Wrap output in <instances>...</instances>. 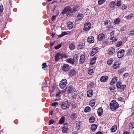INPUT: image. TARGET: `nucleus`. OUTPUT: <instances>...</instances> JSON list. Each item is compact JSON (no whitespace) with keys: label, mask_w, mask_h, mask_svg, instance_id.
Listing matches in <instances>:
<instances>
[{"label":"nucleus","mask_w":134,"mask_h":134,"mask_svg":"<svg viewBox=\"0 0 134 134\" xmlns=\"http://www.w3.org/2000/svg\"><path fill=\"white\" fill-rule=\"evenodd\" d=\"M55 60L56 61H58L60 59V54L59 53L57 54L55 57Z\"/></svg>","instance_id":"20"},{"label":"nucleus","mask_w":134,"mask_h":134,"mask_svg":"<svg viewBox=\"0 0 134 134\" xmlns=\"http://www.w3.org/2000/svg\"><path fill=\"white\" fill-rule=\"evenodd\" d=\"M56 15H54L53 16L52 18V20L54 21L55 19L56 18Z\"/></svg>","instance_id":"60"},{"label":"nucleus","mask_w":134,"mask_h":134,"mask_svg":"<svg viewBox=\"0 0 134 134\" xmlns=\"http://www.w3.org/2000/svg\"><path fill=\"white\" fill-rule=\"evenodd\" d=\"M90 108L89 107H87L85 108L84 110V111L85 112H87L90 111Z\"/></svg>","instance_id":"38"},{"label":"nucleus","mask_w":134,"mask_h":134,"mask_svg":"<svg viewBox=\"0 0 134 134\" xmlns=\"http://www.w3.org/2000/svg\"><path fill=\"white\" fill-rule=\"evenodd\" d=\"M117 77H115L111 81L110 83V84L111 85H112L115 83L117 82Z\"/></svg>","instance_id":"22"},{"label":"nucleus","mask_w":134,"mask_h":134,"mask_svg":"<svg viewBox=\"0 0 134 134\" xmlns=\"http://www.w3.org/2000/svg\"><path fill=\"white\" fill-rule=\"evenodd\" d=\"M97 126L95 124H93L91 125V129L93 131H94L97 129Z\"/></svg>","instance_id":"24"},{"label":"nucleus","mask_w":134,"mask_h":134,"mask_svg":"<svg viewBox=\"0 0 134 134\" xmlns=\"http://www.w3.org/2000/svg\"><path fill=\"white\" fill-rule=\"evenodd\" d=\"M69 69V65L67 64H65L63 66L62 70L63 71L66 72Z\"/></svg>","instance_id":"9"},{"label":"nucleus","mask_w":134,"mask_h":134,"mask_svg":"<svg viewBox=\"0 0 134 134\" xmlns=\"http://www.w3.org/2000/svg\"><path fill=\"white\" fill-rule=\"evenodd\" d=\"M66 55L64 53H62L60 55V58L62 59L63 58H66Z\"/></svg>","instance_id":"41"},{"label":"nucleus","mask_w":134,"mask_h":134,"mask_svg":"<svg viewBox=\"0 0 134 134\" xmlns=\"http://www.w3.org/2000/svg\"><path fill=\"white\" fill-rule=\"evenodd\" d=\"M126 29V26H124L123 27H122L120 29V30L122 31H124Z\"/></svg>","instance_id":"53"},{"label":"nucleus","mask_w":134,"mask_h":134,"mask_svg":"<svg viewBox=\"0 0 134 134\" xmlns=\"http://www.w3.org/2000/svg\"><path fill=\"white\" fill-rule=\"evenodd\" d=\"M130 126L131 128H133L134 127V122H132L130 124Z\"/></svg>","instance_id":"48"},{"label":"nucleus","mask_w":134,"mask_h":134,"mask_svg":"<svg viewBox=\"0 0 134 134\" xmlns=\"http://www.w3.org/2000/svg\"><path fill=\"white\" fill-rule=\"evenodd\" d=\"M95 103V100L94 99H93L91 100L90 102V105L92 107L94 106Z\"/></svg>","instance_id":"27"},{"label":"nucleus","mask_w":134,"mask_h":134,"mask_svg":"<svg viewBox=\"0 0 134 134\" xmlns=\"http://www.w3.org/2000/svg\"><path fill=\"white\" fill-rule=\"evenodd\" d=\"M67 84V80L65 79H63L60 82L59 86L61 88L63 89L66 87Z\"/></svg>","instance_id":"3"},{"label":"nucleus","mask_w":134,"mask_h":134,"mask_svg":"<svg viewBox=\"0 0 134 134\" xmlns=\"http://www.w3.org/2000/svg\"><path fill=\"white\" fill-rule=\"evenodd\" d=\"M3 10V6L2 5L0 6V11L1 12H2Z\"/></svg>","instance_id":"55"},{"label":"nucleus","mask_w":134,"mask_h":134,"mask_svg":"<svg viewBox=\"0 0 134 134\" xmlns=\"http://www.w3.org/2000/svg\"><path fill=\"white\" fill-rule=\"evenodd\" d=\"M111 109L112 111H114L119 107L118 103L115 100H112L110 104Z\"/></svg>","instance_id":"1"},{"label":"nucleus","mask_w":134,"mask_h":134,"mask_svg":"<svg viewBox=\"0 0 134 134\" xmlns=\"http://www.w3.org/2000/svg\"><path fill=\"white\" fill-rule=\"evenodd\" d=\"M98 47H96L94 48L92 50L91 53L90 55L91 56H93L95 55L97 52L98 50Z\"/></svg>","instance_id":"10"},{"label":"nucleus","mask_w":134,"mask_h":134,"mask_svg":"<svg viewBox=\"0 0 134 134\" xmlns=\"http://www.w3.org/2000/svg\"><path fill=\"white\" fill-rule=\"evenodd\" d=\"M62 35L64 36L65 35H67L68 34V33L65 32H63L62 33Z\"/></svg>","instance_id":"59"},{"label":"nucleus","mask_w":134,"mask_h":134,"mask_svg":"<svg viewBox=\"0 0 134 134\" xmlns=\"http://www.w3.org/2000/svg\"><path fill=\"white\" fill-rule=\"evenodd\" d=\"M68 126H64L63 127L62 129V132L63 133H66L68 132Z\"/></svg>","instance_id":"23"},{"label":"nucleus","mask_w":134,"mask_h":134,"mask_svg":"<svg viewBox=\"0 0 134 134\" xmlns=\"http://www.w3.org/2000/svg\"><path fill=\"white\" fill-rule=\"evenodd\" d=\"M61 107L63 109H66L68 108L69 105L66 104L64 102H62L60 104Z\"/></svg>","instance_id":"6"},{"label":"nucleus","mask_w":134,"mask_h":134,"mask_svg":"<svg viewBox=\"0 0 134 134\" xmlns=\"http://www.w3.org/2000/svg\"><path fill=\"white\" fill-rule=\"evenodd\" d=\"M96 58H93L91 59L90 61V64L91 65H93L95 63V60Z\"/></svg>","instance_id":"33"},{"label":"nucleus","mask_w":134,"mask_h":134,"mask_svg":"<svg viewBox=\"0 0 134 134\" xmlns=\"http://www.w3.org/2000/svg\"><path fill=\"white\" fill-rule=\"evenodd\" d=\"M54 122V121L52 120H50L49 121V124L51 125L53 124Z\"/></svg>","instance_id":"57"},{"label":"nucleus","mask_w":134,"mask_h":134,"mask_svg":"<svg viewBox=\"0 0 134 134\" xmlns=\"http://www.w3.org/2000/svg\"><path fill=\"white\" fill-rule=\"evenodd\" d=\"M85 60V56L83 55H81L80 56V63L82 64H83Z\"/></svg>","instance_id":"17"},{"label":"nucleus","mask_w":134,"mask_h":134,"mask_svg":"<svg viewBox=\"0 0 134 134\" xmlns=\"http://www.w3.org/2000/svg\"><path fill=\"white\" fill-rule=\"evenodd\" d=\"M67 24L68 25L67 27L69 29H71L73 27L74 24L72 22L68 21L67 22Z\"/></svg>","instance_id":"13"},{"label":"nucleus","mask_w":134,"mask_h":134,"mask_svg":"<svg viewBox=\"0 0 134 134\" xmlns=\"http://www.w3.org/2000/svg\"><path fill=\"white\" fill-rule=\"evenodd\" d=\"M121 44H122V43L121 42H120L116 44V46L118 47H119L121 45Z\"/></svg>","instance_id":"61"},{"label":"nucleus","mask_w":134,"mask_h":134,"mask_svg":"<svg viewBox=\"0 0 134 134\" xmlns=\"http://www.w3.org/2000/svg\"><path fill=\"white\" fill-rule=\"evenodd\" d=\"M47 64L46 63H43L42 64V65L43 66V67H42V68L43 69L46 68L47 66Z\"/></svg>","instance_id":"54"},{"label":"nucleus","mask_w":134,"mask_h":134,"mask_svg":"<svg viewBox=\"0 0 134 134\" xmlns=\"http://www.w3.org/2000/svg\"><path fill=\"white\" fill-rule=\"evenodd\" d=\"M129 36L130 37L134 36V30H132L129 34Z\"/></svg>","instance_id":"44"},{"label":"nucleus","mask_w":134,"mask_h":134,"mask_svg":"<svg viewBox=\"0 0 134 134\" xmlns=\"http://www.w3.org/2000/svg\"><path fill=\"white\" fill-rule=\"evenodd\" d=\"M116 5L118 7H119L121 5L120 2V1H118L116 3Z\"/></svg>","instance_id":"58"},{"label":"nucleus","mask_w":134,"mask_h":134,"mask_svg":"<svg viewBox=\"0 0 134 134\" xmlns=\"http://www.w3.org/2000/svg\"><path fill=\"white\" fill-rule=\"evenodd\" d=\"M83 14L82 13H79L77 16L76 19L77 20L80 21L83 18Z\"/></svg>","instance_id":"19"},{"label":"nucleus","mask_w":134,"mask_h":134,"mask_svg":"<svg viewBox=\"0 0 134 134\" xmlns=\"http://www.w3.org/2000/svg\"><path fill=\"white\" fill-rule=\"evenodd\" d=\"M120 65V63L119 62H115L113 66V67L114 69H116L119 67Z\"/></svg>","instance_id":"15"},{"label":"nucleus","mask_w":134,"mask_h":134,"mask_svg":"<svg viewBox=\"0 0 134 134\" xmlns=\"http://www.w3.org/2000/svg\"><path fill=\"white\" fill-rule=\"evenodd\" d=\"M65 118L64 116H62L60 119L59 121V123L60 124H62L64 121Z\"/></svg>","instance_id":"35"},{"label":"nucleus","mask_w":134,"mask_h":134,"mask_svg":"<svg viewBox=\"0 0 134 134\" xmlns=\"http://www.w3.org/2000/svg\"><path fill=\"white\" fill-rule=\"evenodd\" d=\"M105 38L104 34L103 33L99 34L98 37V38L99 41H102L104 40Z\"/></svg>","instance_id":"8"},{"label":"nucleus","mask_w":134,"mask_h":134,"mask_svg":"<svg viewBox=\"0 0 134 134\" xmlns=\"http://www.w3.org/2000/svg\"><path fill=\"white\" fill-rule=\"evenodd\" d=\"M93 94V91L92 90H90L87 92V95L88 97H91Z\"/></svg>","instance_id":"18"},{"label":"nucleus","mask_w":134,"mask_h":134,"mask_svg":"<svg viewBox=\"0 0 134 134\" xmlns=\"http://www.w3.org/2000/svg\"><path fill=\"white\" fill-rule=\"evenodd\" d=\"M58 105V103L57 102L52 103V106H55Z\"/></svg>","instance_id":"56"},{"label":"nucleus","mask_w":134,"mask_h":134,"mask_svg":"<svg viewBox=\"0 0 134 134\" xmlns=\"http://www.w3.org/2000/svg\"><path fill=\"white\" fill-rule=\"evenodd\" d=\"M126 85H121V86H120V88H120L121 90L123 91L124 90V89L126 88Z\"/></svg>","instance_id":"46"},{"label":"nucleus","mask_w":134,"mask_h":134,"mask_svg":"<svg viewBox=\"0 0 134 134\" xmlns=\"http://www.w3.org/2000/svg\"><path fill=\"white\" fill-rule=\"evenodd\" d=\"M77 8L76 7H74L72 9H71L70 14L69 15H72L73 14L77 11Z\"/></svg>","instance_id":"21"},{"label":"nucleus","mask_w":134,"mask_h":134,"mask_svg":"<svg viewBox=\"0 0 134 134\" xmlns=\"http://www.w3.org/2000/svg\"><path fill=\"white\" fill-rule=\"evenodd\" d=\"M70 73L73 76L75 75L76 73V71L74 70H71Z\"/></svg>","instance_id":"45"},{"label":"nucleus","mask_w":134,"mask_h":134,"mask_svg":"<svg viewBox=\"0 0 134 134\" xmlns=\"http://www.w3.org/2000/svg\"><path fill=\"white\" fill-rule=\"evenodd\" d=\"M103 112V110L102 109L99 108L98 109L97 113L98 115L99 116H101L102 115V113Z\"/></svg>","instance_id":"26"},{"label":"nucleus","mask_w":134,"mask_h":134,"mask_svg":"<svg viewBox=\"0 0 134 134\" xmlns=\"http://www.w3.org/2000/svg\"><path fill=\"white\" fill-rule=\"evenodd\" d=\"M117 129V126L116 125L113 126L110 129L111 131L112 132H115Z\"/></svg>","instance_id":"25"},{"label":"nucleus","mask_w":134,"mask_h":134,"mask_svg":"<svg viewBox=\"0 0 134 134\" xmlns=\"http://www.w3.org/2000/svg\"><path fill=\"white\" fill-rule=\"evenodd\" d=\"M127 8V6H126L124 5L122 7V9L124 10L126 8Z\"/></svg>","instance_id":"63"},{"label":"nucleus","mask_w":134,"mask_h":134,"mask_svg":"<svg viewBox=\"0 0 134 134\" xmlns=\"http://www.w3.org/2000/svg\"><path fill=\"white\" fill-rule=\"evenodd\" d=\"M108 77L107 76H103L101 77L100 78V81L103 82H104L108 80Z\"/></svg>","instance_id":"12"},{"label":"nucleus","mask_w":134,"mask_h":134,"mask_svg":"<svg viewBox=\"0 0 134 134\" xmlns=\"http://www.w3.org/2000/svg\"><path fill=\"white\" fill-rule=\"evenodd\" d=\"M115 52V48L112 47H111L108 50V53L110 55H113Z\"/></svg>","instance_id":"11"},{"label":"nucleus","mask_w":134,"mask_h":134,"mask_svg":"<svg viewBox=\"0 0 134 134\" xmlns=\"http://www.w3.org/2000/svg\"><path fill=\"white\" fill-rule=\"evenodd\" d=\"M84 26V30L85 31H87L90 29L91 24L90 23H86L85 24Z\"/></svg>","instance_id":"7"},{"label":"nucleus","mask_w":134,"mask_h":134,"mask_svg":"<svg viewBox=\"0 0 134 134\" xmlns=\"http://www.w3.org/2000/svg\"><path fill=\"white\" fill-rule=\"evenodd\" d=\"M110 40L113 41V42H114L117 40V39L116 38L113 37H111L110 38Z\"/></svg>","instance_id":"50"},{"label":"nucleus","mask_w":134,"mask_h":134,"mask_svg":"<svg viewBox=\"0 0 134 134\" xmlns=\"http://www.w3.org/2000/svg\"><path fill=\"white\" fill-rule=\"evenodd\" d=\"M93 83L92 82H91L88 85V87L90 88H92L93 87Z\"/></svg>","instance_id":"47"},{"label":"nucleus","mask_w":134,"mask_h":134,"mask_svg":"<svg viewBox=\"0 0 134 134\" xmlns=\"http://www.w3.org/2000/svg\"><path fill=\"white\" fill-rule=\"evenodd\" d=\"M105 1V0H99L98 3L99 5H101L103 4Z\"/></svg>","instance_id":"42"},{"label":"nucleus","mask_w":134,"mask_h":134,"mask_svg":"<svg viewBox=\"0 0 134 134\" xmlns=\"http://www.w3.org/2000/svg\"><path fill=\"white\" fill-rule=\"evenodd\" d=\"M95 118L93 116H92L90 117L89 119V121L91 123H92L94 122L95 120Z\"/></svg>","instance_id":"39"},{"label":"nucleus","mask_w":134,"mask_h":134,"mask_svg":"<svg viewBox=\"0 0 134 134\" xmlns=\"http://www.w3.org/2000/svg\"><path fill=\"white\" fill-rule=\"evenodd\" d=\"M115 5V2L114 1L111 2L109 3V6L111 8L114 7Z\"/></svg>","instance_id":"31"},{"label":"nucleus","mask_w":134,"mask_h":134,"mask_svg":"<svg viewBox=\"0 0 134 134\" xmlns=\"http://www.w3.org/2000/svg\"><path fill=\"white\" fill-rule=\"evenodd\" d=\"M79 97L80 99H82L83 96L82 93H79Z\"/></svg>","instance_id":"51"},{"label":"nucleus","mask_w":134,"mask_h":134,"mask_svg":"<svg viewBox=\"0 0 134 134\" xmlns=\"http://www.w3.org/2000/svg\"><path fill=\"white\" fill-rule=\"evenodd\" d=\"M77 113H73L70 116V118L72 120H75L77 118Z\"/></svg>","instance_id":"16"},{"label":"nucleus","mask_w":134,"mask_h":134,"mask_svg":"<svg viewBox=\"0 0 134 134\" xmlns=\"http://www.w3.org/2000/svg\"><path fill=\"white\" fill-rule=\"evenodd\" d=\"M113 61V59L112 58H110L107 61V64L108 65H110Z\"/></svg>","instance_id":"29"},{"label":"nucleus","mask_w":134,"mask_h":134,"mask_svg":"<svg viewBox=\"0 0 134 134\" xmlns=\"http://www.w3.org/2000/svg\"><path fill=\"white\" fill-rule=\"evenodd\" d=\"M66 90L67 93L72 94H73L74 92H77L76 90L72 86H70L66 87Z\"/></svg>","instance_id":"2"},{"label":"nucleus","mask_w":134,"mask_h":134,"mask_svg":"<svg viewBox=\"0 0 134 134\" xmlns=\"http://www.w3.org/2000/svg\"><path fill=\"white\" fill-rule=\"evenodd\" d=\"M133 14L132 13H131L128 16H126L125 18L127 19H130L133 17Z\"/></svg>","instance_id":"34"},{"label":"nucleus","mask_w":134,"mask_h":134,"mask_svg":"<svg viewBox=\"0 0 134 134\" xmlns=\"http://www.w3.org/2000/svg\"><path fill=\"white\" fill-rule=\"evenodd\" d=\"M121 83L120 81H119L116 84V86L118 88H119L121 86Z\"/></svg>","instance_id":"43"},{"label":"nucleus","mask_w":134,"mask_h":134,"mask_svg":"<svg viewBox=\"0 0 134 134\" xmlns=\"http://www.w3.org/2000/svg\"><path fill=\"white\" fill-rule=\"evenodd\" d=\"M67 62L71 64H73L74 63V61L73 59L71 58H69L67 59Z\"/></svg>","instance_id":"30"},{"label":"nucleus","mask_w":134,"mask_h":134,"mask_svg":"<svg viewBox=\"0 0 134 134\" xmlns=\"http://www.w3.org/2000/svg\"><path fill=\"white\" fill-rule=\"evenodd\" d=\"M67 13H69V14H70L71 7L70 6H68L65 7L62 12V14H64Z\"/></svg>","instance_id":"4"},{"label":"nucleus","mask_w":134,"mask_h":134,"mask_svg":"<svg viewBox=\"0 0 134 134\" xmlns=\"http://www.w3.org/2000/svg\"><path fill=\"white\" fill-rule=\"evenodd\" d=\"M93 73V69L91 68H89L88 71V74L91 75H92Z\"/></svg>","instance_id":"36"},{"label":"nucleus","mask_w":134,"mask_h":134,"mask_svg":"<svg viewBox=\"0 0 134 134\" xmlns=\"http://www.w3.org/2000/svg\"><path fill=\"white\" fill-rule=\"evenodd\" d=\"M124 50L123 49H120L117 53L118 58H121L123 57L124 55Z\"/></svg>","instance_id":"5"},{"label":"nucleus","mask_w":134,"mask_h":134,"mask_svg":"<svg viewBox=\"0 0 134 134\" xmlns=\"http://www.w3.org/2000/svg\"><path fill=\"white\" fill-rule=\"evenodd\" d=\"M61 44H59L55 47V49H57L61 47Z\"/></svg>","instance_id":"49"},{"label":"nucleus","mask_w":134,"mask_h":134,"mask_svg":"<svg viewBox=\"0 0 134 134\" xmlns=\"http://www.w3.org/2000/svg\"><path fill=\"white\" fill-rule=\"evenodd\" d=\"M85 45L84 43H80L78 45V48L79 49H82L84 47Z\"/></svg>","instance_id":"28"},{"label":"nucleus","mask_w":134,"mask_h":134,"mask_svg":"<svg viewBox=\"0 0 134 134\" xmlns=\"http://www.w3.org/2000/svg\"><path fill=\"white\" fill-rule=\"evenodd\" d=\"M115 33V31H113L112 32L110 33V36L111 37L114 36V34Z\"/></svg>","instance_id":"52"},{"label":"nucleus","mask_w":134,"mask_h":134,"mask_svg":"<svg viewBox=\"0 0 134 134\" xmlns=\"http://www.w3.org/2000/svg\"><path fill=\"white\" fill-rule=\"evenodd\" d=\"M129 74L127 73H126L123 75V76L125 77H127L128 76Z\"/></svg>","instance_id":"64"},{"label":"nucleus","mask_w":134,"mask_h":134,"mask_svg":"<svg viewBox=\"0 0 134 134\" xmlns=\"http://www.w3.org/2000/svg\"><path fill=\"white\" fill-rule=\"evenodd\" d=\"M87 41L89 43H92L94 42V40L93 37L92 36H90L87 39Z\"/></svg>","instance_id":"14"},{"label":"nucleus","mask_w":134,"mask_h":134,"mask_svg":"<svg viewBox=\"0 0 134 134\" xmlns=\"http://www.w3.org/2000/svg\"><path fill=\"white\" fill-rule=\"evenodd\" d=\"M80 125V123L79 122V123H77L76 124V127H78V129H79V128H80V126L79 125Z\"/></svg>","instance_id":"62"},{"label":"nucleus","mask_w":134,"mask_h":134,"mask_svg":"<svg viewBox=\"0 0 134 134\" xmlns=\"http://www.w3.org/2000/svg\"><path fill=\"white\" fill-rule=\"evenodd\" d=\"M69 47L71 50H74L75 48V45L72 43L70 44L69 45Z\"/></svg>","instance_id":"32"},{"label":"nucleus","mask_w":134,"mask_h":134,"mask_svg":"<svg viewBox=\"0 0 134 134\" xmlns=\"http://www.w3.org/2000/svg\"><path fill=\"white\" fill-rule=\"evenodd\" d=\"M120 19L119 18H117L115 20L114 23L115 24H119L120 22Z\"/></svg>","instance_id":"40"},{"label":"nucleus","mask_w":134,"mask_h":134,"mask_svg":"<svg viewBox=\"0 0 134 134\" xmlns=\"http://www.w3.org/2000/svg\"><path fill=\"white\" fill-rule=\"evenodd\" d=\"M78 58V56L76 54L74 55L73 57V59L74 60V62H76L77 59Z\"/></svg>","instance_id":"37"}]
</instances>
